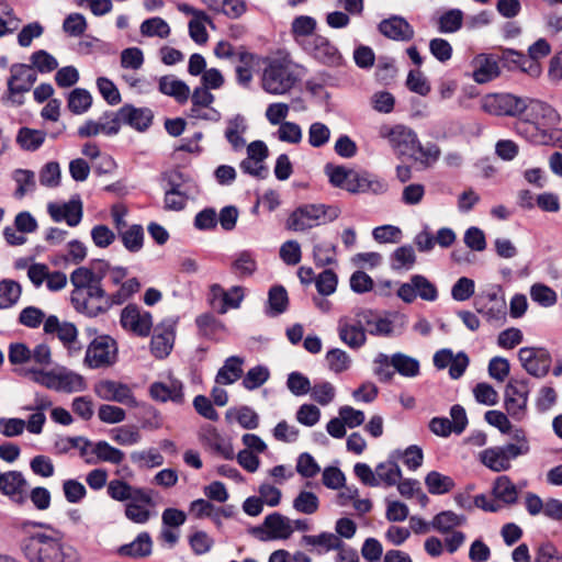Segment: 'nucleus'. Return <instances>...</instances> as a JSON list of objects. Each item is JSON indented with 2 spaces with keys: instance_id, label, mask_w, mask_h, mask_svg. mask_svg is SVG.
<instances>
[{
  "instance_id": "obj_41",
  "label": "nucleus",
  "mask_w": 562,
  "mask_h": 562,
  "mask_svg": "<svg viewBox=\"0 0 562 562\" xmlns=\"http://www.w3.org/2000/svg\"><path fill=\"white\" fill-rule=\"evenodd\" d=\"M92 457L94 458L95 463L109 462L112 464H120L124 460L125 453L111 446L109 442L101 440L92 446Z\"/></svg>"
},
{
  "instance_id": "obj_57",
  "label": "nucleus",
  "mask_w": 562,
  "mask_h": 562,
  "mask_svg": "<svg viewBox=\"0 0 562 562\" xmlns=\"http://www.w3.org/2000/svg\"><path fill=\"white\" fill-rule=\"evenodd\" d=\"M13 179L16 183V198H23L26 193L32 192L35 189V173L26 169H16L13 172Z\"/></svg>"
},
{
  "instance_id": "obj_58",
  "label": "nucleus",
  "mask_w": 562,
  "mask_h": 562,
  "mask_svg": "<svg viewBox=\"0 0 562 562\" xmlns=\"http://www.w3.org/2000/svg\"><path fill=\"white\" fill-rule=\"evenodd\" d=\"M319 499L313 492L301 491L293 501V508L302 514L312 515L317 512Z\"/></svg>"
},
{
  "instance_id": "obj_19",
  "label": "nucleus",
  "mask_w": 562,
  "mask_h": 562,
  "mask_svg": "<svg viewBox=\"0 0 562 562\" xmlns=\"http://www.w3.org/2000/svg\"><path fill=\"white\" fill-rule=\"evenodd\" d=\"M528 390L524 383H509L505 390L504 407L508 416L521 422L526 416Z\"/></svg>"
},
{
  "instance_id": "obj_16",
  "label": "nucleus",
  "mask_w": 562,
  "mask_h": 562,
  "mask_svg": "<svg viewBox=\"0 0 562 562\" xmlns=\"http://www.w3.org/2000/svg\"><path fill=\"white\" fill-rule=\"evenodd\" d=\"M340 340L352 349L361 348L367 341V329L362 319V311L353 316H342L337 326Z\"/></svg>"
},
{
  "instance_id": "obj_11",
  "label": "nucleus",
  "mask_w": 562,
  "mask_h": 562,
  "mask_svg": "<svg viewBox=\"0 0 562 562\" xmlns=\"http://www.w3.org/2000/svg\"><path fill=\"white\" fill-rule=\"evenodd\" d=\"M484 112L492 115L517 116L524 114L526 98H519L509 93H493L485 95L481 101Z\"/></svg>"
},
{
  "instance_id": "obj_39",
  "label": "nucleus",
  "mask_w": 562,
  "mask_h": 562,
  "mask_svg": "<svg viewBox=\"0 0 562 562\" xmlns=\"http://www.w3.org/2000/svg\"><path fill=\"white\" fill-rule=\"evenodd\" d=\"M362 319L369 334L389 336L393 333V324L389 318L382 317L371 310H361Z\"/></svg>"
},
{
  "instance_id": "obj_27",
  "label": "nucleus",
  "mask_w": 562,
  "mask_h": 562,
  "mask_svg": "<svg viewBox=\"0 0 562 562\" xmlns=\"http://www.w3.org/2000/svg\"><path fill=\"white\" fill-rule=\"evenodd\" d=\"M472 77L477 83H485L499 75V68L496 58L492 55L480 54L471 61Z\"/></svg>"
},
{
  "instance_id": "obj_38",
  "label": "nucleus",
  "mask_w": 562,
  "mask_h": 562,
  "mask_svg": "<svg viewBox=\"0 0 562 562\" xmlns=\"http://www.w3.org/2000/svg\"><path fill=\"white\" fill-rule=\"evenodd\" d=\"M467 522L464 515H459L452 510H445L434 516L431 520L432 529L440 533H449Z\"/></svg>"
},
{
  "instance_id": "obj_35",
  "label": "nucleus",
  "mask_w": 562,
  "mask_h": 562,
  "mask_svg": "<svg viewBox=\"0 0 562 562\" xmlns=\"http://www.w3.org/2000/svg\"><path fill=\"white\" fill-rule=\"evenodd\" d=\"M211 291L214 299L221 300L218 307L221 314H225L229 308H238L244 299V289L241 286H233L225 291L221 285L214 284Z\"/></svg>"
},
{
  "instance_id": "obj_21",
  "label": "nucleus",
  "mask_w": 562,
  "mask_h": 562,
  "mask_svg": "<svg viewBox=\"0 0 562 562\" xmlns=\"http://www.w3.org/2000/svg\"><path fill=\"white\" fill-rule=\"evenodd\" d=\"M48 214L54 222H66L68 226L76 227L83 215V205L80 199H71L65 203H49Z\"/></svg>"
},
{
  "instance_id": "obj_34",
  "label": "nucleus",
  "mask_w": 562,
  "mask_h": 562,
  "mask_svg": "<svg viewBox=\"0 0 562 562\" xmlns=\"http://www.w3.org/2000/svg\"><path fill=\"white\" fill-rule=\"evenodd\" d=\"M153 551V541L147 532H140L131 543L117 548L116 552L121 557L140 559L150 555Z\"/></svg>"
},
{
  "instance_id": "obj_9",
  "label": "nucleus",
  "mask_w": 562,
  "mask_h": 562,
  "mask_svg": "<svg viewBox=\"0 0 562 562\" xmlns=\"http://www.w3.org/2000/svg\"><path fill=\"white\" fill-rule=\"evenodd\" d=\"M525 119L516 123V131L519 134V130L522 124H529L537 127V130H549L560 123V114L557 110L548 104L547 102L528 99L526 98Z\"/></svg>"
},
{
  "instance_id": "obj_60",
  "label": "nucleus",
  "mask_w": 562,
  "mask_h": 562,
  "mask_svg": "<svg viewBox=\"0 0 562 562\" xmlns=\"http://www.w3.org/2000/svg\"><path fill=\"white\" fill-rule=\"evenodd\" d=\"M326 362L330 371L341 373L349 369L351 359L349 355L341 349L334 348L326 353Z\"/></svg>"
},
{
  "instance_id": "obj_28",
  "label": "nucleus",
  "mask_w": 562,
  "mask_h": 562,
  "mask_svg": "<svg viewBox=\"0 0 562 562\" xmlns=\"http://www.w3.org/2000/svg\"><path fill=\"white\" fill-rule=\"evenodd\" d=\"M380 32L395 41H411L414 37V29L402 16H391L379 24Z\"/></svg>"
},
{
  "instance_id": "obj_61",
  "label": "nucleus",
  "mask_w": 562,
  "mask_h": 562,
  "mask_svg": "<svg viewBox=\"0 0 562 562\" xmlns=\"http://www.w3.org/2000/svg\"><path fill=\"white\" fill-rule=\"evenodd\" d=\"M416 261L415 251L412 246H402L392 255V268L394 270H409Z\"/></svg>"
},
{
  "instance_id": "obj_63",
  "label": "nucleus",
  "mask_w": 562,
  "mask_h": 562,
  "mask_svg": "<svg viewBox=\"0 0 562 562\" xmlns=\"http://www.w3.org/2000/svg\"><path fill=\"white\" fill-rule=\"evenodd\" d=\"M90 235L93 245L102 249L109 248L116 239L114 231L104 224L93 226Z\"/></svg>"
},
{
  "instance_id": "obj_50",
  "label": "nucleus",
  "mask_w": 562,
  "mask_h": 562,
  "mask_svg": "<svg viewBox=\"0 0 562 562\" xmlns=\"http://www.w3.org/2000/svg\"><path fill=\"white\" fill-rule=\"evenodd\" d=\"M463 22V12L459 9H450L438 19V30L441 33H454L459 31Z\"/></svg>"
},
{
  "instance_id": "obj_25",
  "label": "nucleus",
  "mask_w": 562,
  "mask_h": 562,
  "mask_svg": "<svg viewBox=\"0 0 562 562\" xmlns=\"http://www.w3.org/2000/svg\"><path fill=\"white\" fill-rule=\"evenodd\" d=\"M35 80L36 76L30 67L21 66L15 69L8 81L7 100L13 104H21V101L16 100V94L29 91Z\"/></svg>"
},
{
  "instance_id": "obj_43",
  "label": "nucleus",
  "mask_w": 562,
  "mask_h": 562,
  "mask_svg": "<svg viewBox=\"0 0 562 562\" xmlns=\"http://www.w3.org/2000/svg\"><path fill=\"white\" fill-rule=\"evenodd\" d=\"M21 294L22 288L16 281L10 279L0 281V310L14 306Z\"/></svg>"
},
{
  "instance_id": "obj_15",
  "label": "nucleus",
  "mask_w": 562,
  "mask_h": 562,
  "mask_svg": "<svg viewBox=\"0 0 562 562\" xmlns=\"http://www.w3.org/2000/svg\"><path fill=\"white\" fill-rule=\"evenodd\" d=\"M405 303H413L417 297L435 302L438 299L437 286L422 274H414L405 283H402L396 292Z\"/></svg>"
},
{
  "instance_id": "obj_53",
  "label": "nucleus",
  "mask_w": 562,
  "mask_h": 562,
  "mask_svg": "<svg viewBox=\"0 0 562 562\" xmlns=\"http://www.w3.org/2000/svg\"><path fill=\"white\" fill-rule=\"evenodd\" d=\"M425 484L431 494H445L449 492L454 483L450 476L432 471L427 474Z\"/></svg>"
},
{
  "instance_id": "obj_29",
  "label": "nucleus",
  "mask_w": 562,
  "mask_h": 562,
  "mask_svg": "<svg viewBox=\"0 0 562 562\" xmlns=\"http://www.w3.org/2000/svg\"><path fill=\"white\" fill-rule=\"evenodd\" d=\"M492 495L501 507L510 506L517 503L519 491L509 476L499 475L493 482Z\"/></svg>"
},
{
  "instance_id": "obj_37",
  "label": "nucleus",
  "mask_w": 562,
  "mask_h": 562,
  "mask_svg": "<svg viewBox=\"0 0 562 562\" xmlns=\"http://www.w3.org/2000/svg\"><path fill=\"white\" fill-rule=\"evenodd\" d=\"M247 121L240 114H237L227 120L225 138L235 150H239L245 147L246 140L244 138V134L247 132Z\"/></svg>"
},
{
  "instance_id": "obj_36",
  "label": "nucleus",
  "mask_w": 562,
  "mask_h": 562,
  "mask_svg": "<svg viewBox=\"0 0 562 562\" xmlns=\"http://www.w3.org/2000/svg\"><path fill=\"white\" fill-rule=\"evenodd\" d=\"M200 439L214 451L221 453L226 459L234 457L232 446L224 439L217 429L207 425L201 429Z\"/></svg>"
},
{
  "instance_id": "obj_4",
  "label": "nucleus",
  "mask_w": 562,
  "mask_h": 562,
  "mask_svg": "<svg viewBox=\"0 0 562 562\" xmlns=\"http://www.w3.org/2000/svg\"><path fill=\"white\" fill-rule=\"evenodd\" d=\"M266 67L261 76V88L270 94L281 95L289 92L301 76V67L289 57L265 59Z\"/></svg>"
},
{
  "instance_id": "obj_30",
  "label": "nucleus",
  "mask_w": 562,
  "mask_h": 562,
  "mask_svg": "<svg viewBox=\"0 0 562 562\" xmlns=\"http://www.w3.org/2000/svg\"><path fill=\"white\" fill-rule=\"evenodd\" d=\"M519 135L538 145H553L562 148V130H537L533 125L522 124Z\"/></svg>"
},
{
  "instance_id": "obj_22",
  "label": "nucleus",
  "mask_w": 562,
  "mask_h": 562,
  "mask_svg": "<svg viewBox=\"0 0 562 562\" xmlns=\"http://www.w3.org/2000/svg\"><path fill=\"white\" fill-rule=\"evenodd\" d=\"M108 495L117 502L134 501L143 502L145 505H151V496L139 487H134L123 480L115 479L106 485Z\"/></svg>"
},
{
  "instance_id": "obj_45",
  "label": "nucleus",
  "mask_w": 562,
  "mask_h": 562,
  "mask_svg": "<svg viewBox=\"0 0 562 562\" xmlns=\"http://www.w3.org/2000/svg\"><path fill=\"white\" fill-rule=\"evenodd\" d=\"M123 246L130 252H138L144 245V229L142 225L134 224L119 233Z\"/></svg>"
},
{
  "instance_id": "obj_5",
  "label": "nucleus",
  "mask_w": 562,
  "mask_h": 562,
  "mask_svg": "<svg viewBox=\"0 0 562 562\" xmlns=\"http://www.w3.org/2000/svg\"><path fill=\"white\" fill-rule=\"evenodd\" d=\"M326 175L334 187L350 193L372 192L374 194H382L387 190L385 181L340 166H327Z\"/></svg>"
},
{
  "instance_id": "obj_48",
  "label": "nucleus",
  "mask_w": 562,
  "mask_h": 562,
  "mask_svg": "<svg viewBox=\"0 0 562 562\" xmlns=\"http://www.w3.org/2000/svg\"><path fill=\"white\" fill-rule=\"evenodd\" d=\"M92 104L90 92L82 88H76L68 94V109L75 114L87 112Z\"/></svg>"
},
{
  "instance_id": "obj_32",
  "label": "nucleus",
  "mask_w": 562,
  "mask_h": 562,
  "mask_svg": "<svg viewBox=\"0 0 562 562\" xmlns=\"http://www.w3.org/2000/svg\"><path fill=\"white\" fill-rule=\"evenodd\" d=\"M158 89L162 94L173 98L179 103H186L191 93L189 86L172 75L160 77Z\"/></svg>"
},
{
  "instance_id": "obj_23",
  "label": "nucleus",
  "mask_w": 562,
  "mask_h": 562,
  "mask_svg": "<svg viewBox=\"0 0 562 562\" xmlns=\"http://www.w3.org/2000/svg\"><path fill=\"white\" fill-rule=\"evenodd\" d=\"M237 61L238 64L235 68L236 81L239 86L249 88L254 80V74L260 66L261 57L244 47H239Z\"/></svg>"
},
{
  "instance_id": "obj_8",
  "label": "nucleus",
  "mask_w": 562,
  "mask_h": 562,
  "mask_svg": "<svg viewBox=\"0 0 562 562\" xmlns=\"http://www.w3.org/2000/svg\"><path fill=\"white\" fill-rule=\"evenodd\" d=\"M379 136L387 140L397 155L417 158V151H422L417 134L405 125L384 124L379 128Z\"/></svg>"
},
{
  "instance_id": "obj_14",
  "label": "nucleus",
  "mask_w": 562,
  "mask_h": 562,
  "mask_svg": "<svg viewBox=\"0 0 562 562\" xmlns=\"http://www.w3.org/2000/svg\"><path fill=\"white\" fill-rule=\"evenodd\" d=\"M93 392L105 402H116L128 407L139 405L131 386L116 380H100L94 384Z\"/></svg>"
},
{
  "instance_id": "obj_2",
  "label": "nucleus",
  "mask_w": 562,
  "mask_h": 562,
  "mask_svg": "<svg viewBox=\"0 0 562 562\" xmlns=\"http://www.w3.org/2000/svg\"><path fill=\"white\" fill-rule=\"evenodd\" d=\"M530 451L531 445L527 432L522 428H516L512 441L481 450L477 460L488 470L501 473L509 471L517 458L525 457Z\"/></svg>"
},
{
  "instance_id": "obj_13",
  "label": "nucleus",
  "mask_w": 562,
  "mask_h": 562,
  "mask_svg": "<svg viewBox=\"0 0 562 562\" xmlns=\"http://www.w3.org/2000/svg\"><path fill=\"white\" fill-rule=\"evenodd\" d=\"M177 334V321L166 318L158 323L153 330L149 350L156 359L167 358L175 346Z\"/></svg>"
},
{
  "instance_id": "obj_1",
  "label": "nucleus",
  "mask_w": 562,
  "mask_h": 562,
  "mask_svg": "<svg viewBox=\"0 0 562 562\" xmlns=\"http://www.w3.org/2000/svg\"><path fill=\"white\" fill-rule=\"evenodd\" d=\"M70 283L74 286L71 303L78 312L90 317L103 312L105 291L100 283V278L91 269L79 267L74 270L70 274Z\"/></svg>"
},
{
  "instance_id": "obj_7",
  "label": "nucleus",
  "mask_w": 562,
  "mask_h": 562,
  "mask_svg": "<svg viewBox=\"0 0 562 562\" xmlns=\"http://www.w3.org/2000/svg\"><path fill=\"white\" fill-rule=\"evenodd\" d=\"M29 374L34 382L56 392L76 393L87 389L85 378L65 367L49 371L30 370Z\"/></svg>"
},
{
  "instance_id": "obj_17",
  "label": "nucleus",
  "mask_w": 562,
  "mask_h": 562,
  "mask_svg": "<svg viewBox=\"0 0 562 562\" xmlns=\"http://www.w3.org/2000/svg\"><path fill=\"white\" fill-rule=\"evenodd\" d=\"M518 360L521 367L530 374L542 378L551 368L552 358L548 349L543 347H522L518 351Z\"/></svg>"
},
{
  "instance_id": "obj_44",
  "label": "nucleus",
  "mask_w": 562,
  "mask_h": 562,
  "mask_svg": "<svg viewBox=\"0 0 562 562\" xmlns=\"http://www.w3.org/2000/svg\"><path fill=\"white\" fill-rule=\"evenodd\" d=\"M139 32L146 37H159L165 40L170 35L171 29L162 18L154 16L142 22Z\"/></svg>"
},
{
  "instance_id": "obj_46",
  "label": "nucleus",
  "mask_w": 562,
  "mask_h": 562,
  "mask_svg": "<svg viewBox=\"0 0 562 562\" xmlns=\"http://www.w3.org/2000/svg\"><path fill=\"white\" fill-rule=\"evenodd\" d=\"M225 417L227 420L235 419L245 429H255L259 425L258 414L250 407L229 408Z\"/></svg>"
},
{
  "instance_id": "obj_33",
  "label": "nucleus",
  "mask_w": 562,
  "mask_h": 562,
  "mask_svg": "<svg viewBox=\"0 0 562 562\" xmlns=\"http://www.w3.org/2000/svg\"><path fill=\"white\" fill-rule=\"evenodd\" d=\"M311 52L313 56L325 65L337 66L341 61V55L337 47L324 36L313 40Z\"/></svg>"
},
{
  "instance_id": "obj_47",
  "label": "nucleus",
  "mask_w": 562,
  "mask_h": 562,
  "mask_svg": "<svg viewBox=\"0 0 562 562\" xmlns=\"http://www.w3.org/2000/svg\"><path fill=\"white\" fill-rule=\"evenodd\" d=\"M375 473L379 484L384 483L386 486L396 485L402 479V471L398 464L391 460L378 464Z\"/></svg>"
},
{
  "instance_id": "obj_54",
  "label": "nucleus",
  "mask_w": 562,
  "mask_h": 562,
  "mask_svg": "<svg viewBox=\"0 0 562 562\" xmlns=\"http://www.w3.org/2000/svg\"><path fill=\"white\" fill-rule=\"evenodd\" d=\"M131 459L134 463L146 468L160 467L165 461L162 454L155 448L134 451L131 453Z\"/></svg>"
},
{
  "instance_id": "obj_55",
  "label": "nucleus",
  "mask_w": 562,
  "mask_h": 562,
  "mask_svg": "<svg viewBox=\"0 0 562 562\" xmlns=\"http://www.w3.org/2000/svg\"><path fill=\"white\" fill-rule=\"evenodd\" d=\"M313 258L317 266L325 267L336 261V246L329 241H321L313 247Z\"/></svg>"
},
{
  "instance_id": "obj_49",
  "label": "nucleus",
  "mask_w": 562,
  "mask_h": 562,
  "mask_svg": "<svg viewBox=\"0 0 562 562\" xmlns=\"http://www.w3.org/2000/svg\"><path fill=\"white\" fill-rule=\"evenodd\" d=\"M233 272L239 278H247L257 270V261L251 252L241 251L232 263Z\"/></svg>"
},
{
  "instance_id": "obj_59",
  "label": "nucleus",
  "mask_w": 562,
  "mask_h": 562,
  "mask_svg": "<svg viewBox=\"0 0 562 562\" xmlns=\"http://www.w3.org/2000/svg\"><path fill=\"white\" fill-rule=\"evenodd\" d=\"M530 297L543 307H550L557 303V293L548 285L535 283L530 288Z\"/></svg>"
},
{
  "instance_id": "obj_31",
  "label": "nucleus",
  "mask_w": 562,
  "mask_h": 562,
  "mask_svg": "<svg viewBox=\"0 0 562 562\" xmlns=\"http://www.w3.org/2000/svg\"><path fill=\"white\" fill-rule=\"evenodd\" d=\"M149 394L155 401L181 403L183 401V386L178 380L168 383L155 382L149 387Z\"/></svg>"
},
{
  "instance_id": "obj_56",
  "label": "nucleus",
  "mask_w": 562,
  "mask_h": 562,
  "mask_svg": "<svg viewBox=\"0 0 562 562\" xmlns=\"http://www.w3.org/2000/svg\"><path fill=\"white\" fill-rule=\"evenodd\" d=\"M112 439L121 446H134L140 442L142 435L135 426H122L112 429Z\"/></svg>"
},
{
  "instance_id": "obj_3",
  "label": "nucleus",
  "mask_w": 562,
  "mask_h": 562,
  "mask_svg": "<svg viewBox=\"0 0 562 562\" xmlns=\"http://www.w3.org/2000/svg\"><path fill=\"white\" fill-rule=\"evenodd\" d=\"M29 562H80L76 547L45 533H36L24 547Z\"/></svg>"
},
{
  "instance_id": "obj_51",
  "label": "nucleus",
  "mask_w": 562,
  "mask_h": 562,
  "mask_svg": "<svg viewBox=\"0 0 562 562\" xmlns=\"http://www.w3.org/2000/svg\"><path fill=\"white\" fill-rule=\"evenodd\" d=\"M43 131L23 127L20 130L16 142L25 150H36L45 140Z\"/></svg>"
},
{
  "instance_id": "obj_64",
  "label": "nucleus",
  "mask_w": 562,
  "mask_h": 562,
  "mask_svg": "<svg viewBox=\"0 0 562 562\" xmlns=\"http://www.w3.org/2000/svg\"><path fill=\"white\" fill-rule=\"evenodd\" d=\"M277 137L280 142L296 145L302 140L303 132L299 124L288 121L279 125Z\"/></svg>"
},
{
  "instance_id": "obj_52",
  "label": "nucleus",
  "mask_w": 562,
  "mask_h": 562,
  "mask_svg": "<svg viewBox=\"0 0 562 562\" xmlns=\"http://www.w3.org/2000/svg\"><path fill=\"white\" fill-rule=\"evenodd\" d=\"M302 543L304 546L321 547L326 551L339 549L341 540L338 536L329 532H323L317 536H303Z\"/></svg>"
},
{
  "instance_id": "obj_18",
  "label": "nucleus",
  "mask_w": 562,
  "mask_h": 562,
  "mask_svg": "<svg viewBox=\"0 0 562 562\" xmlns=\"http://www.w3.org/2000/svg\"><path fill=\"white\" fill-rule=\"evenodd\" d=\"M108 268V277L113 285L119 289L111 294V302L114 304H122L136 293L140 284L136 278L125 280L127 277V269L121 266H105Z\"/></svg>"
},
{
  "instance_id": "obj_24",
  "label": "nucleus",
  "mask_w": 562,
  "mask_h": 562,
  "mask_svg": "<svg viewBox=\"0 0 562 562\" xmlns=\"http://www.w3.org/2000/svg\"><path fill=\"white\" fill-rule=\"evenodd\" d=\"M27 482L18 471H9L1 475L0 491L16 504H23L26 499Z\"/></svg>"
},
{
  "instance_id": "obj_40",
  "label": "nucleus",
  "mask_w": 562,
  "mask_h": 562,
  "mask_svg": "<svg viewBox=\"0 0 562 562\" xmlns=\"http://www.w3.org/2000/svg\"><path fill=\"white\" fill-rule=\"evenodd\" d=\"M244 358L237 356L227 358L216 374V383L225 385L237 381L241 376Z\"/></svg>"
},
{
  "instance_id": "obj_6",
  "label": "nucleus",
  "mask_w": 562,
  "mask_h": 562,
  "mask_svg": "<svg viewBox=\"0 0 562 562\" xmlns=\"http://www.w3.org/2000/svg\"><path fill=\"white\" fill-rule=\"evenodd\" d=\"M340 213L341 211L337 205L304 204L290 214L285 227L293 232H306L316 226L334 222Z\"/></svg>"
},
{
  "instance_id": "obj_26",
  "label": "nucleus",
  "mask_w": 562,
  "mask_h": 562,
  "mask_svg": "<svg viewBox=\"0 0 562 562\" xmlns=\"http://www.w3.org/2000/svg\"><path fill=\"white\" fill-rule=\"evenodd\" d=\"M117 120L123 122L124 125L143 132L150 126L153 112L147 108L138 109L133 105H124L117 111Z\"/></svg>"
},
{
  "instance_id": "obj_42",
  "label": "nucleus",
  "mask_w": 562,
  "mask_h": 562,
  "mask_svg": "<svg viewBox=\"0 0 562 562\" xmlns=\"http://www.w3.org/2000/svg\"><path fill=\"white\" fill-rule=\"evenodd\" d=\"M391 364L396 372L405 378H415L419 374V361L408 355L394 353L391 357Z\"/></svg>"
},
{
  "instance_id": "obj_10",
  "label": "nucleus",
  "mask_w": 562,
  "mask_h": 562,
  "mask_svg": "<svg viewBox=\"0 0 562 562\" xmlns=\"http://www.w3.org/2000/svg\"><path fill=\"white\" fill-rule=\"evenodd\" d=\"M117 358L116 341L108 335L95 337L87 348L85 364L90 369L112 366Z\"/></svg>"
},
{
  "instance_id": "obj_62",
  "label": "nucleus",
  "mask_w": 562,
  "mask_h": 562,
  "mask_svg": "<svg viewBox=\"0 0 562 562\" xmlns=\"http://www.w3.org/2000/svg\"><path fill=\"white\" fill-rule=\"evenodd\" d=\"M288 293L283 286L278 285L270 289L268 304L271 315L283 313L288 307Z\"/></svg>"
},
{
  "instance_id": "obj_12",
  "label": "nucleus",
  "mask_w": 562,
  "mask_h": 562,
  "mask_svg": "<svg viewBox=\"0 0 562 562\" xmlns=\"http://www.w3.org/2000/svg\"><path fill=\"white\" fill-rule=\"evenodd\" d=\"M293 532L292 520L279 513L266 516L262 525L251 529V533L260 541L286 540Z\"/></svg>"
},
{
  "instance_id": "obj_20",
  "label": "nucleus",
  "mask_w": 562,
  "mask_h": 562,
  "mask_svg": "<svg viewBox=\"0 0 562 562\" xmlns=\"http://www.w3.org/2000/svg\"><path fill=\"white\" fill-rule=\"evenodd\" d=\"M121 325L124 329L145 337L153 327V317L150 313L142 312L135 305H127L121 312Z\"/></svg>"
}]
</instances>
